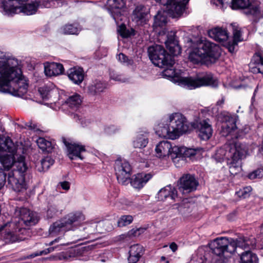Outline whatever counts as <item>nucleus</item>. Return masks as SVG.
<instances>
[{
    "mask_svg": "<svg viewBox=\"0 0 263 263\" xmlns=\"http://www.w3.org/2000/svg\"><path fill=\"white\" fill-rule=\"evenodd\" d=\"M19 61L14 57L0 51V91L22 97L28 84L22 76Z\"/></svg>",
    "mask_w": 263,
    "mask_h": 263,
    "instance_id": "obj_1",
    "label": "nucleus"
},
{
    "mask_svg": "<svg viewBox=\"0 0 263 263\" xmlns=\"http://www.w3.org/2000/svg\"><path fill=\"white\" fill-rule=\"evenodd\" d=\"M190 127L184 116L180 113H174L170 116L166 123L161 122L156 125L155 130L159 137L174 140L187 132Z\"/></svg>",
    "mask_w": 263,
    "mask_h": 263,
    "instance_id": "obj_2",
    "label": "nucleus"
},
{
    "mask_svg": "<svg viewBox=\"0 0 263 263\" xmlns=\"http://www.w3.org/2000/svg\"><path fill=\"white\" fill-rule=\"evenodd\" d=\"M163 75L170 78L174 83L190 89L203 86L216 87L218 85L217 80L213 77L211 73H206L202 76L193 78L182 77L179 72L173 69L167 68L163 71Z\"/></svg>",
    "mask_w": 263,
    "mask_h": 263,
    "instance_id": "obj_3",
    "label": "nucleus"
},
{
    "mask_svg": "<svg viewBox=\"0 0 263 263\" xmlns=\"http://www.w3.org/2000/svg\"><path fill=\"white\" fill-rule=\"evenodd\" d=\"M219 56V47L205 41L198 44L190 52L189 59L193 64L209 65L215 63Z\"/></svg>",
    "mask_w": 263,
    "mask_h": 263,
    "instance_id": "obj_4",
    "label": "nucleus"
},
{
    "mask_svg": "<svg viewBox=\"0 0 263 263\" xmlns=\"http://www.w3.org/2000/svg\"><path fill=\"white\" fill-rule=\"evenodd\" d=\"M15 168L12 173H9L8 177V184L16 192L25 191L27 189V183L25 181V176L28 169L25 162V157L21 156L18 161L15 163Z\"/></svg>",
    "mask_w": 263,
    "mask_h": 263,
    "instance_id": "obj_5",
    "label": "nucleus"
},
{
    "mask_svg": "<svg viewBox=\"0 0 263 263\" xmlns=\"http://www.w3.org/2000/svg\"><path fill=\"white\" fill-rule=\"evenodd\" d=\"M84 219L85 217L81 212L69 213L50 226L49 235L54 236L67 231L74 230L76 228L75 223L80 222Z\"/></svg>",
    "mask_w": 263,
    "mask_h": 263,
    "instance_id": "obj_6",
    "label": "nucleus"
},
{
    "mask_svg": "<svg viewBox=\"0 0 263 263\" xmlns=\"http://www.w3.org/2000/svg\"><path fill=\"white\" fill-rule=\"evenodd\" d=\"M0 152H7L9 155H4L0 156V162L5 170H9L13 165L15 168V163L18 161V158L23 155L17 156L15 153L16 147L9 137L0 136Z\"/></svg>",
    "mask_w": 263,
    "mask_h": 263,
    "instance_id": "obj_7",
    "label": "nucleus"
},
{
    "mask_svg": "<svg viewBox=\"0 0 263 263\" xmlns=\"http://www.w3.org/2000/svg\"><path fill=\"white\" fill-rule=\"evenodd\" d=\"M246 146L239 143H231L229 145L228 155L230 158L228 161L230 173L235 175L241 171V159L246 153Z\"/></svg>",
    "mask_w": 263,
    "mask_h": 263,
    "instance_id": "obj_8",
    "label": "nucleus"
},
{
    "mask_svg": "<svg viewBox=\"0 0 263 263\" xmlns=\"http://www.w3.org/2000/svg\"><path fill=\"white\" fill-rule=\"evenodd\" d=\"M150 60L153 63L159 67H172L174 61L172 57L167 53L164 48L159 45H155L148 47L147 50Z\"/></svg>",
    "mask_w": 263,
    "mask_h": 263,
    "instance_id": "obj_9",
    "label": "nucleus"
},
{
    "mask_svg": "<svg viewBox=\"0 0 263 263\" xmlns=\"http://www.w3.org/2000/svg\"><path fill=\"white\" fill-rule=\"evenodd\" d=\"M4 10L8 15L19 13L22 12L26 15H32L34 14L40 6L39 2L35 1L30 3L20 4H12L11 2H6L3 3Z\"/></svg>",
    "mask_w": 263,
    "mask_h": 263,
    "instance_id": "obj_10",
    "label": "nucleus"
},
{
    "mask_svg": "<svg viewBox=\"0 0 263 263\" xmlns=\"http://www.w3.org/2000/svg\"><path fill=\"white\" fill-rule=\"evenodd\" d=\"M114 168L118 182L123 185H127L132 174V167L129 162L119 158L115 161Z\"/></svg>",
    "mask_w": 263,
    "mask_h": 263,
    "instance_id": "obj_11",
    "label": "nucleus"
},
{
    "mask_svg": "<svg viewBox=\"0 0 263 263\" xmlns=\"http://www.w3.org/2000/svg\"><path fill=\"white\" fill-rule=\"evenodd\" d=\"M166 5V13L172 17H180L184 11L189 0H155Z\"/></svg>",
    "mask_w": 263,
    "mask_h": 263,
    "instance_id": "obj_12",
    "label": "nucleus"
},
{
    "mask_svg": "<svg viewBox=\"0 0 263 263\" xmlns=\"http://www.w3.org/2000/svg\"><path fill=\"white\" fill-rule=\"evenodd\" d=\"M210 248L213 253L217 256H221L226 253H234V248L231 245L230 238L221 237L216 238L210 244Z\"/></svg>",
    "mask_w": 263,
    "mask_h": 263,
    "instance_id": "obj_13",
    "label": "nucleus"
},
{
    "mask_svg": "<svg viewBox=\"0 0 263 263\" xmlns=\"http://www.w3.org/2000/svg\"><path fill=\"white\" fill-rule=\"evenodd\" d=\"M232 8L244 9V13L247 15H252L255 21L258 20L261 16L259 8L251 5L249 0H232Z\"/></svg>",
    "mask_w": 263,
    "mask_h": 263,
    "instance_id": "obj_14",
    "label": "nucleus"
},
{
    "mask_svg": "<svg viewBox=\"0 0 263 263\" xmlns=\"http://www.w3.org/2000/svg\"><path fill=\"white\" fill-rule=\"evenodd\" d=\"M222 123L220 133L223 137H227L236 128V119L229 112L222 111L218 117Z\"/></svg>",
    "mask_w": 263,
    "mask_h": 263,
    "instance_id": "obj_15",
    "label": "nucleus"
},
{
    "mask_svg": "<svg viewBox=\"0 0 263 263\" xmlns=\"http://www.w3.org/2000/svg\"><path fill=\"white\" fill-rule=\"evenodd\" d=\"M191 126L197 129L198 136L202 140H208L212 135L213 129L208 119L200 120L196 123H191Z\"/></svg>",
    "mask_w": 263,
    "mask_h": 263,
    "instance_id": "obj_16",
    "label": "nucleus"
},
{
    "mask_svg": "<svg viewBox=\"0 0 263 263\" xmlns=\"http://www.w3.org/2000/svg\"><path fill=\"white\" fill-rule=\"evenodd\" d=\"M231 245L234 248V252L237 248L242 249H254L256 246V239L253 236L240 235L236 239L230 238Z\"/></svg>",
    "mask_w": 263,
    "mask_h": 263,
    "instance_id": "obj_17",
    "label": "nucleus"
},
{
    "mask_svg": "<svg viewBox=\"0 0 263 263\" xmlns=\"http://www.w3.org/2000/svg\"><path fill=\"white\" fill-rule=\"evenodd\" d=\"M195 154L196 151L194 149L174 146L172 154V160L175 164L179 161L184 162L186 158L191 157Z\"/></svg>",
    "mask_w": 263,
    "mask_h": 263,
    "instance_id": "obj_18",
    "label": "nucleus"
},
{
    "mask_svg": "<svg viewBox=\"0 0 263 263\" xmlns=\"http://www.w3.org/2000/svg\"><path fill=\"white\" fill-rule=\"evenodd\" d=\"M62 141L67 148L68 156L71 160L83 159L82 153L85 152L84 146L76 143L69 142L65 138H62Z\"/></svg>",
    "mask_w": 263,
    "mask_h": 263,
    "instance_id": "obj_19",
    "label": "nucleus"
},
{
    "mask_svg": "<svg viewBox=\"0 0 263 263\" xmlns=\"http://www.w3.org/2000/svg\"><path fill=\"white\" fill-rule=\"evenodd\" d=\"M198 182L191 175H185L180 179L179 189L183 193H189L196 190Z\"/></svg>",
    "mask_w": 263,
    "mask_h": 263,
    "instance_id": "obj_20",
    "label": "nucleus"
},
{
    "mask_svg": "<svg viewBox=\"0 0 263 263\" xmlns=\"http://www.w3.org/2000/svg\"><path fill=\"white\" fill-rule=\"evenodd\" d=\"M152 177V175L150 173H138L130 177L129 183L134 188L139 190L142 188Z\"/></svg>",
    "mask_w": 263,
    "mask_h": 263,
    "instance_id": "obj_21",
    "label": "nucleus"
},
{
    "mask_svg": "<svg viewBox=\"0 0 263 263\" xmlns=\"http://www.w3.org/2000/svg\"><path fill=\"white\" fill-rule=\"evenodd\" d=\"M173 148V147H172L170 142L167 141H161L156 146V156L159 158L170 156L172 159Z\"/></svg>",
    "mask_w": 263,
    "mask_h": 263,
    "instance_id": "obj_22",
    "label": "nucleus"
},
{
    "mask_svg": "<svg viewBox=\"0 0 263 263\" xmlns=\"http://www.w3.org/2000/svg\"><path fill=\"white\" fill-rule=\"evenodd\" d=\"M17 212V210L16 211ZM21 219L26 226L34 225L38 221L36 214L27 208H21L18 210Z\"/></svg>",
    "mask_w": 263,
    "mask_h": 263,
    "instance_id": "obj_23",
    "label": "nucleus"
},
{
    "mask_svg": "<svg viewBox=\"0 0 263 263\" xmlns=\"http://www.w3.org/2000/svg\"><path fill=\"white\" fill-rule=\"evenodd\" d=\"M176 36V32L171 31L167 34V40L165 42L167 48L174 55H177L180 53V48L178 45Z\"/></svg>",
    "mask_w": 263,
    "mask_h": 263,
    "instance_id": "obj_24",
    "label": "nucleus"
},
{
    "mask_svg": "<svg viewBox=\"0 0 263 263\" xmlns=\"http://www.w3.org/2000/svg\"><path fill=\"white\" fill-rule=\"evenodd\" d=\"M69 79L74 84L79 85L84 78V72L82 68L73 67L68 69L67 71Z\"/></svg>",
    "mask_w": 263,
    "mask_h": 263,
    "instance_id": "obj_25",
    "label": "nucleus"
},
{
    "mask_svg": "<svg viewBox=\"0 0 263 263\" xmlns=\"http://www.w3.org/2000/svg\"><path fill=\"white\" fill-rule=\"evenodd\" d=\"M157 196L158 199L161 201H164L167 199L175 200L177 197V192L173 186L171 185H167L159 191Z\"/></svg>",
    "mask_w": 263,
    "mask_h": 263,
    "instance_id": "obj_26",
    "label": "nucleus"
},
{
    "mask_svg": "<svg viewBox=\"0 0 263 263\" xmlns=\"http://www.w3.org/2000/svg\"><path fill=\"white\" fill-rule=\"evenodd\" d=\"M208 34L211 38L219 42L226 41L228 39L227 30L221 27H216L209 30Z\"/></svg>",
    "mask_w": 263,
    "mask_h": 263,
    "instance_id": "obj_27",
    "label": "nucleus"
},
{
    "mask_svg": "<svg viewBox=\"0 0 263 263\" xmlns=\"http://www.w3.org/2000/svg\"><path fill=\"white\" fill-rule=\"evenodd\" d=\"M14 227V223L8 220L6 223L0 226V232L5 230L4 238L6 242H14L18 240L17 237L9 228Z\"/></svg>",
    "mask_w": 263,
    "mask_h": 263,
    "instance_id": "obj_28",
    "label": "nucleus"
},
{
    "mask_svg": "<svg viewBox=\"0 0 263 263\" xmlns=\"http://www.w3.org/2000/svg\"><path fill=\"white\" fill-rule=\"evenodd\" d=\"M64 67L62 64L58 63H47L44 66V72L47 76H56L62 74Z\"/></svg>",
    "mask_w": 263,
    "mask_h": 263,
    "instance_id": "obj_29",
    "label": "nucleus"
},
{
    "mask_svg": "<svg viewBox=\"0 0 263 263\" xmlns=\"http://www.w3.org/2000/svg\"><path fill=\"white\" fill-rule=\"evenodd\" d=\"M81 103V96L78 93H74L65 100L63 106L65 108H69L72 111H75L80 106Z\"/></svg>",
    "mask_w": 263,
    "mask_h": 263,
    "instance_id": "obj_30",
    "label": "nucleus"
},
{
    "mask_svg": "<svg viewBox=\"0 0 263 263\" xmlns=\"http://www.w3.org/2000/svg\"><path fill=\"white\" fill-rule=\"evenodd\" d=\"M143 249L142 246L136 244L130 247L128 258L129 263H136L142 255Z\"/></svg>",
    "mask_w": 263,
    "mask_h": 263,
    "instance_id": "obj_31",
    "label": "nucleus"
},
{
    "mask_svg": "<svg viewBox=\"0 0 263 263\" xmlns=\"http://www.w3.org/2000/svg\"><path fill=\"white\" fill-rule=\"evenodd\" d=\"M106 86V83L99 80H95L88 86V91L91 95H99L104 91Z\"/></svg>",
    "mask_w": 263,
    "mask_h": 263,
    "instance_id": "obj_32",
    "label": "nucleus"
},
{
    "mask_svg": "<svg viewBox=\"0 0 263 263\" xmlns=\"http://www.w3.org/2000/svg\"><path fill=\"white\" fill-rule=\"evenodd\" d=\"M241 36V34L240 30L234 28L233 41L227 42L225 45L230 52L233 53L235 50V48L237 46L238 43L242 41Z\"/></svg>",
    "mask_w": 263,
    "mask_h": 263,
    "instance_id": "obj_33",
    "label": "nucleus"
},
{
    "mask_svg": "<svg viewBox=\"0 0 263 263\" xmlns=\"http://www.w3.org/2000/svg\"><path fill=\"white\" fill-rule=\"evenodd\" d=\"M62 208L58 201H54L49 203L47 210V217L48 218H52L59 214H61L62 211Z\"/></svg>",
    "mask_w": 263,
    "mask_h": 263,
    "instance_id": "obj_34",
    "label": "nucleus"
},
{
    "mask_svg": "<svg viewBox=\"0 0 263 263\" xmlns=\"http://www.w3.org/2000/svg\"><path fill=\"white\" fill-rule=\"evenodd\" d=\"M240 259V263H258V258L256 254L249 250L242 253Z\"/></svg>",
    "mask_w": 263,
    "mask_h": 263,
    "instance_id": "obj_35",
    "label": "nucleus"
},
{
    "mask_svg": "<svg viewBox=\"0 0 263 263\" xmlns=\"http://www.w3.org/2000/svg\"><path fill=\"white\" fill-rule=\"evenodd\" d=\"M39 92L44 100L49 99L52 95L57 92L54 86L52 84L45 85L39 88Z\"/></svg>",
    "mask_w": 263,
    "mask_h": 263,
    "instance_id": "obj_36",
    "label": "nucleus"
},
{
    "mask_svg": "<svg viewBox=\"0 0 263 263\" xmlns=\"http://www.w3.org/2000/svg\"><path fill=\"white\" fill-rule=\"evenodd\" d=\"M148 142L147 134H140L137 135L133 141V145L135 148H141L145 147Z\"/></svg>",
    "mask_w": 263,
    "mask_h": 263,
    "instance_id": "obj_37",
    "label": "nucleus"
},
{
    "mask_svg": "<svg viewBox=\"0 0 263 263\" xmlns=\"http://www.w3.org/2000/svg\"><path fill=\"white\" fill-rule=\"evenodd\" d=\"M54 160L50 157H46L43 158L40 162L36 164V169L38 171L41 172H45L54 163Z\"/></svg>",
    "mask_w": 263,
    "mask_h": 263,
    "instance_id": "obj_38",
    "label": "nucleus"
},
{
    "mask_svg": "<svg viewBox=\"0 0 263 263\" xmlns=\"http://www.w3.org/2000/svg\"><path fill=\"white\" fill-rule=\"evenodd\" d=\"M39 147L43 152L50 153L53 148L51 142L44 138H39L36 140Z\"/></svg>",
    "mask_w": 263,
    "mask_h": 263,
    "instance_id": "obj_39",
    "label": "nucleus"
},
{
    "mask_svg": "<svg viewBox=\"0 0 263 263\" xmlns=\"http://www.w3.org/2000/svg\"><path fill=\"white\" fill-rule=\"evenodd\" d=\"M167 23V17L165 15V12L159 11L154 18V26L155 27H162Z\"/></svg>",
    "mask_w": 263,
    "mask_h": 263,
    "instance_id": "obj_40",
    "label": "nucleus"
},
{
    "mask_svg": "<svg viewBox=\"0 0 263 263\" xmlns=\"http://www.w3.org/2000/svg\"><path fill=\"white\" fill-rule=\"evenodd\" d=\"M80 31V29L72 24L66 25L61 29V32L64 34H77Z\"/></svg>",
    "mask_w": 263,
    "mask_h": 263,
    "instance_id": "obj_41",
    "label": "nucleus"
},
{
    "mask_svg": "<svg viewBox=\"0 0 263 263\" xmlns=\"http://www.w3.org/2000/svg\"><path fill=\"white\" fill-rule=\"evenodd\" d=\"M62 240V238L58 237L55 238L54 240L50 241L48 245V246H52L54 245L56 243L60 242V245H58L57 246H54V247H51L47 248V252L49 253L55 251V250H61V247L65 246L66 244L63 242H60ZM47 246V245H46Z\"/></svg>",
    "mask_w": 263,
    "mask_h": 263,
    "instance_id": "obj_42",
    "label": "nucleus"
},
{
    "mask_svg": "<svg viewBox=\"0 0 263 263\" xmlns=\"http://www.w3.org/2000/svg\"><path fill=\"white\" fill-rule=\"evenodd\" d=\"M133 14L135 18H137L138 21H142L145 18L147 13L143 6H139L134 11Z\"/></svg>",
    "mask_w": 263,
    "mask_h": 263,
    "instance_id": "obj_43",
    "label": "nucleus"
},
{
    "mask_svg": "<svg viewBox=\"0 0 263 263\" xmlns=\"http://www.w3.org/2000/svg\"><path fill=\"white\" fill-rule=\"evenodd\" d=\"M133 221V218L131 215H123L118 221V226L123 227L130 224Z\"/></svg>",
    "mask_w": 263,
    "mask_h": 263,
    "instance_id": "obj_44",
    "label": "nucleus"
},
{
    "mask_svg": "<svg viewBox=\"0 0 263 263\" xmlns=\"http://www.w3.org/2000/svg\"><path fill=\"white\" fill-rule=\"evenodd\" d=\"M252 190V187L250 186H248L239 190L236 192V194L240 198L245 199L250 196Z\"/></svg>",
    "mask_w": 263,
    "mask_h": 263,
    "instance_id": "obj_45",
    "label": "nucleus"
},
{
    "mask_svg": "<svg viewBox=\"0 0 263 263\" xmlns=\"http://www.w3.org/2000/svg\"><path fill=\"white\" fill-rule=\"evenodd\" d=\"M143 231V229L142 228L139 229H133L126 234H123L120 236L121 238L122 239H124L127 237H132V236H139L141 232Z\"/></svg>",
    "mask_w": 263,
    "mask_h": 263,
    "instance_id": "obj_46",
    "label": "nucleus"
},
{
    "mask_svg": "<svg viewBox=\"0 0 263 263\" xmlns=\"http://www.w3.org/2000/svg\"><path fill=\"white\" fill-rule=\"evenodd\" d=\"M254 58L255 62L258 64V72L263 73V57L260 54H256Z\"/></svg>",
    "mask_w": 263,
    "mask_h": 263,
    "instance_id": "obj_47",
    "label": "nucleus"
},
{
    "mask_svg": "<svg viewBox=\"0 0 263 263\" xmlns=\"http://www.w3.org/2000/svg\"><path fill=\"white\" fill-rule=\"evenodd\" d=\"M118 31L120 35L123 37H128L132 35V31L127 30L125 25H121L119 26Z\"/></svg>",
    "mask_w": 263,
    "mask_h": 263,
    "instance_id": "obj_48",
    "label": "nucleus"
},
{
    "mask_svg": "<svg viewBox=\"0 0 263 263\" xmlns=\"http://www.w3.org/2000/svg\"><path fill=\"white\" fill-rule=\"evenodd\" d=\"M248 177L250 179L262 178L263 177V168H259L254 171L250 173Z\"/></svg>",
    "mask_w": 263,
    "mask_h": 263,
    "instance_id": "obj_49",
    "label": "nucleus"
},
{
    "mask_svg": "<svg viewBox=\"0 0 263 263\" xmlns=\"http://www.w3.org/2000/svg\"><path fill=\"white\" fill-rule=\"evenodd\" d=\"M110 77L111 79L119 82H125L126 80V79L123 76L114 71L110 72Z\"/></svg>",
    "mask_w": 263,
    "mask_h": 263,
    "instance_id": "obj_50",
    "label": "nucleus"
},
{
    "mask_svg": "<svg viewBox=\"0 0 263 263\" xmlns=\"http://www.w3.org/2000/svg\"><path fill=\"white\" fill-rule=\"evenodd\" d=\"M118 60L127 65H132L133 61L131 60L128 59L127 56L122 53H120L118 55Z\"/></svg>",
    "mask_w": 263,
    "mask_h": 263,
    "instance_id": "obj_51",
    "label": "nucleus"
},
{
    "mask_svg": "<svg viewBox=\"0 0 263 263\" xmlns=\"http://www.w3.org/2000/svg\"><path fill=\"white\" fill-rule=\"evenodd\" d=\"M73 119L79 123H81V125L83 126H86L88 125V124L89 122L85 118H82L80 117L78 114H73Z\"/></svg>",
    "mask_w": 263,
    "mask_h": 263,
    "instance_id": "obj_52",
    "label": "nucleus"
},
{
    "mask_svg": "<svg viewBox=\"0 0 263 263\" xmlns=\"http://www.w3.org/2000/svg\"><path fill=\"white\" fill-rule=\"evenodd\" d=\"M105 132L108 134H115L120 130V128L114 125H110L105 128Z\"/></svg>",
    "mask_w": 263,
    "mask_h": 263,
    "instance_id": "obj_53",
    "label": "nucleus"
},
{
    "mask_svg": "<svg viewBox=\"0 0 263 263\" xmlns=\"http://www.w3.org/2000/svg\"><path fill=\"white\" fill-rule=\"evenodd\" d=\"M6 173L2 170H0V190L4 186L6 182Z\"/></svg>",
    "mask_w": 263,
    "mask_h": 263,
    "instance_id": "obj_54",
    "label": "nucleus"
},
{
    "mask_svg": "<svg viewBox=\"0 0 263 263\" xmlns=\"http://www.w3.org/2000/svg\"><path fill=\"white\" fill-rule=\"evenodd\" d=\"M70 183L68 181H63V182H60L59 183V185H60L62 188V189L64 190H66V191H68L70 189Z\"/></svg>",
    "mask_w": 263,
    "mask_h": 263,
    "instance_id": "obj_55",
    "label": "nucleus"
},
{
    "mask_svg": "<svg viewBox=\"0 0 263 263\" xmlns=\"http://www.w3.org/2000/svg\"><path fill=\"white\" fill-rule=\"evenodd\" d=\"M170 248L172 251L174 252L177 250L178 246L176 243L172 242L170 244Z\"/></svg>",
    "mask_w": 263,
    "mask_h": 263,
    "instance_id": "obj_56",
    "label": "nucleus"
},
{
    "mask_svg": "<svg viewBox=\"0 0 263 263\" xmlns=\"http://www.w3.org/2000/svg\"><path fill=\"white\" fill-rule=\"evenodd\" d=\"M37 253H38L39 256H41L43 255H46V254H48L49 253L47 252V249H46L44 250L37 252Z\"/></svg>",
    "mask_w": 263,
    "mask_h": 263,
    "instance_id": "obj_57",
    "label": "nucleus"
},
{
    "mask_svg": "<svg viewBox=\"0 0 263 263\" xmlns=\"http://www.w3.org/2000/svg\"><path fill=\"white\" fill-rule=\"evenodd\" d=\"M38 253L37 252L35 253H33L30 255H27V258H28L29 259L34 258L35 257L38 256Z\"/></svg>",
    "mask_w": 263,
    "mask_h": 263,
    "instance_id": "obj_58",
    "label": "nucleus"
},
{
    "mask_svg": "<svg viewBox=\"0 0 263 263\" xmlns=\"http://www.w3.org/2000/svg\"><path fill=\"white\" fill-rule=\"evenodd\" d=\"M224 102V98H222L221 100L218 101L217 103L218 105H220L223 104Z\"/></svg>",
    "mask_w": 263,
    "mask_h": 263,
    "instance_id": "obj_59",
    "label": "nucleus"
},
{
    "mask_svg": "<svg viewBox=\"0 0 263 263\" xmlns=\"http://www.w3.org/2000/svg\"><path fill=\"white\" fill-rule=\"evenodd\" d=\"M26 126H28L30 129H34V125H32V123H28L26 125Z\"/></svg>",
    "mask_w": 263,
    "mask_h": 263,
    "instance_id": "obj_60",
    "label": "nucleus"
},
{
    "mask_svg": "<svg viewBox=\"0 0 263 263\" xmlns=\"http://www.w3.org/2000/svg\"><path fill=\"white\" fill-rule=\"evenodd\" d=\"M260 229V233L263 235V223L261 224V225L259 227Z\"/></svg>",
    "mask_w": 263,
    "mask_h": 263,
    "instance_id": "obj_61",
    "label": "nucleus"
},
{
    "mask_svg": "<svg viewBox=\"0 0 263 263\" xmlns=\"http://www.w3.org/2000/svg\"><path fill=\"white\" fill-rule=\"evenodd\" d=\"M226 0H218V1L221 4L223 5L225 2Z\"/></svg>",
    "mask_w": 263,
    "mask_h": 263,
    "instance_id": "obj_62",
    "label": "nucleus"
},
{
    "mask_svg": "<svg viewBox=\"0 0 263 263\" xmlns=\"http://www.w3.org/2000/svg\"><path fill=\"white\" fill-rule=\"evenodd\" d=\"M259 151L260 153L263 152V145L259 148Z\"/></svg>",
    "mask_w": 263,
    "mask_h": 263,
    "instance_id": "obj_63",
    "label": "nucleus"
},
{
    "mask_svg": "<svg viewBox=\"0 0 263 263\" xmlns=\"http://www.w3.org/2000/svg\"><path fill=\"white\" fill-rule=\"evenodd\" d=\"M29 259L28 258H27V256H25L24 257H23L22 258H21V260H25V259Z\"/></svg>",
    "mask_w": 263,
    "mask_h": 263,
    "instance_id": "obj_64",
    "label": "nucleus"
}]
</instances>
